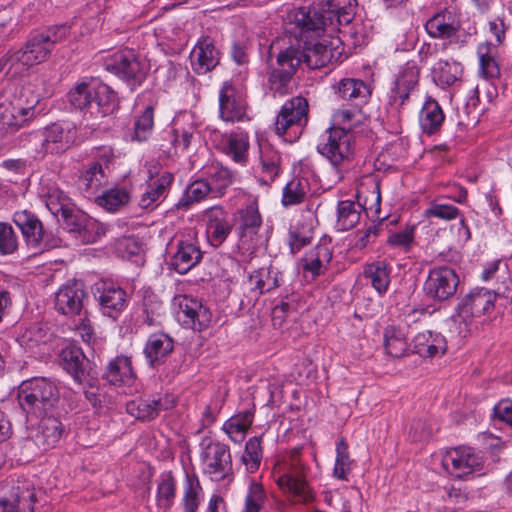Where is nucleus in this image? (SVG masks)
Returning a JSON list of instances; mask_svg holds the SVG:
<instances>
[{
	"label": "nucleus",
	"instance_id": "obj_42",
	"mask_svg": "<svg viewBox=\"0 0 512 512\" xmlns=\"http://www.w3.org/2000/svg\"><path fill=\"white\" fill-rule=\"evenodd\" d=\"M497 48L491 42L480 43L477 47L479 70L485 78H495L500 75V69L496 60Z\"/></svg>",
	"mask_w": 512,
	"mask_h": 512
},
{
	"label": "nucleus",
	"instance_id": "obj_7",
	"mask_svg": "<svg viewBox=\"0 0 512 512\" xmlns=\"http://www.w3.org/2000/svg\"><path fill=\"white\" fill-rule=\"evenodd\" d=\"M351 139L352 136L344 128H332L325 142L318 145V152L332 165L330 181L333 183L343 178L341 167L352 155Z\"/></svg>",
	"mask_w": 512,
	"mask_h": 512
},
{
	"label": "nucleus",
	"instance_id": "obj_23",
	"mask_svg": "<svg viewBox=\"0 0 512 512\" xmlns=\"http://www.w3.org/2000/svg\"><path fill=\"white\" fill-rule=\"evenodd\" d=\"M461 28L455 13L447 9L436 13L425 23V30L431 38L451 40L458 37Z\"/></svg>",
	"mask_w": 512,
	"mask_h": 512
},
{
	"label": "nucleus",
	"instance_id": "obj_14",
	"mask_svg": "<svg viewBox=\"0 0 512 512\" xmlns=\"http://www.w3.org/2000/svg\"><path fill=\"white\" fill-rule=\"evenodd\" d=\"M496 294L486 288H474L458 304L457 312L464 322L480 317L494 308Z\"/></svg>",
	"mask_w": 512,
	"mask_h": 512
},
{
	"label": "nucleus",
	"instance_id": "obj_8",
	"mask_svg": "<svg viewBox=\"0 0 512 512\" xmlns=\"http://www.w3.org/2000/svg\"><path fill=\"white\" fill-rule=\"evenodd\" d=\"M26 140L38 155L59 154L67 150L73 142L71 131L60 123H52L43 129L26 135Z\"/></svg>",
	"mask_w": 512,
	"mask_h": 512
},
{
	"label": "nucleus",
	"instance_id": "obj_55",
	"mask_svg": "<svg viewBox=\"0 0 512 512\" xmlns=\"http://www.w3.org/2000/svg\"><path fill=\"white\" fill-rule=\"evenodd\" d=\"M106 233V227L98 220L88 216L83 222L81 228L75 235L85 244L95 243Z\"/></svg>",
	"mask_w": 512,
	"mask_h": 512
},
{
	"label": "nucleus",
	"instance_id": "obj_59",
	"mask_svg": "<svg viewBox=\"0 0 512 512\" xmlns=\"http://www.w3.org/2000/svg\"><path fill=\"white\" fill-rule=\"evenodd\" d=\"M18 248V237L12 226L5 222H0V254H13Z\"/></svg>",
	"mask_w": 512,
	"mask_h": 512
},
{
	"label": "nucleus",
	"instance_id": "obj_10",
	"mask_svg": "<svg viewBox=\"0 0 512 512\" xmlns=\"http://www.w3.org/2000/svg\"><path fill=\"white\" fill-rule=\"evenodd\" d=\"M173 304L177 308L178 320L186 328L202 332L210 326L212 313L199 299L187 295H177L173 299Z\"/></svg>",
	"mask_w": 512,
	"mask_h": 512
},
{
	"label": "nucleus",
	"instance_id": "obj_36",
	"mask_svg": "<svg viewBox=\"0 0 512 512\" xmlns=\"http://www.w3.org/2000/svg\"><path fill=\"white\" fill-rule=\"evenodd\" d=\"M174 348L173 340L166 334L151 335L145 345L144 354L151 367L160 365Z\"/></svg>",
	"mask_w": 512,
	"mask_h": 512
},
{
	"label": "nucleus",
	"instance_id": "obj_57",
	"mask_svg": "<svg viewBox=\"0 0 512 512\" xmlns=\"http://www.w3.org/2000/svg\"><path fill=\"white\" fill-rule=\"evenodd\" d=\"M175 498V480L170 474L161 476V481L157 489V504L168 509Z\"/></svg>",
	"mask_w": 512,
	"mask_h": 512
},
{
	"label": "nucleus",
	"instance_id": "obj_2",
	"mask_svg": "<svg viewBox=\"0 0 512 512\" xmlns=\"http://www.w3.org/2000/svg\"><path fill=\"white\" fill-rule=\"evenodd\" d=\"M67 27L59 26L29 38L25 46L10 56L11 67L22 64L24 69L44 62L57 42L66 38Z\"/></svg>",
	"mask_w": 512,
	"mask_h": 512
},
{
	"label": "nucleus",
	"instance_id": "obj_60",
	"mask_svg": "<svg viewBox=\"0 0 512 512\" xmlns=\"http://www.w3.org/2000/svg\"><path fill=\"white\" fill-rule=\"evenodd\" d=\"M325 6H327V9L325 8L327 28L330 27L331 31L336 30L339 25H347L352 21L353 15L345 9H335L331 2Z\"/></svg>",
	"mask_w": 512,
	"mask_h": 512
},
{
	"label": "nucleus",
	"instance_id": "obj_34",
	"mask_svg": "<svg viewBox=\"0 0 512 512\" xmlns=\"http://www.w3.org/2000/svg\"><path fill=\"white\" fill-rule=\"evenodd\" d=\"M103 377L112 385L130 387L135 381L130 358L117 356L112 359L108 363Z\"/></svg>",
	"mask_w": 512,
	"mask_h": 512
},
{
	"label": "nucleus",
	"instance_id": "obj_44",
	"mask_svg": "<svg viewBox=\"0 0 512 512\" xmlns=\"http://www.w3.org/2000/svg\"><path fill=\"white\" fill-rule=\"evenodd\" d=\"M332 258L330 249L325 245H318L309 251L303 261V270L310 272L312 277L320 275Z\"/></svg>",
	"mask_w": 512,
	"mask_h": 512
},
{
	"label": "nucleus",
	"instance_id": "obj_53",
	"mask_svg": "<svg viewBox=\"0 0 512 512\" xmlns=\"http://www.w3.org/2000/svg\"><path fill=\"white\" fill-rule=\"evenodd\" d=\"M153 128L154 109L152 106H147L140 115L135 117L132 138L137 141H145L151 136Z\"/></svg>",
	"mask_w": 512,
	"mask_h": 512
},
{
	"label": "nucleus",
	"instance_id": "obj_21",
	"mask_svg": "<svg viewBox=\"0 0 512 512\" xmlns=\"http://www.w3.org/2000/svg\"><path fill=\"white\" fill-rule=\"evenodd\" d=\"M206 233L210 243L218 247L230 235L233 224L229 214L221 207L214 206L204 213Z\"/></svg>",
	"mask_w": 512,
	"mask_h": 512
},
{
	"label": "nucleus",
	"instance_id": "obj_11",
	"mask_svg": "<svg viewBox=\"0 0 512 512\" xmlns=\"http://www.w3.org/2000/svg\"><path fill=\"white\" fill-rule=\"evenodd\" d=\"M308 111V102L301 96L286 101L276 117V133L282 136L289 129H293L294 134L300 133L302 127L308 122Z\"/></svg>",
	"mask_w": 512,
	"mask_h": 512
},
{
	"label": "nucleus",
	"instance_id": "obj_3",
	"mask_svg": "<svg viewBox=\"0 0 512 512\" xmlns=\"http://www.w3.org/2000/svg\"><path fill=\"white\" fill-rule=\"evenodd\" d=\"M304 471L305 466L300 460L298 451L292 452L288 460L277 463L273 469L277 485L298 503H306L313 498L304 480Z\"/></svg>",
	"mask_w": 512,
	"mask_h": 512
},
{
	"label": "nucleus",
	"instance_id": "obj_17",
	"mask_svg": "<svg viewBox=\"0 0 512 512\" xmlns=\"http://www.w3.org/2000/svg\"><path fill=\"white\" fill-rule=\"evenodd\" d=\"M85 297L83 284L76 280H69L55 294V309L65 316L79 315L83 309Z\"/></svg>",
	"mask_w": 512,
	"mask_h": 512
},
{
	"label": "nucleus",
	"instance_id": "obj_35",
	"mask_svg": "<svg viewBox=\"0 0 512 512\" xmlns=\"http://www.w3.org/2000/svg\"><path fill=\"white\" fill-rule=\"evenodd\" d=\"M196 125L190 114H182L173 122L171 143L175 153L185 152L194 138Z\"/></svg>",
	"mask_w": 512,
	"mask_h": 512
},
{
	"label": "nucleus",
	"instance_id": "obj_37",
	"mask_svg": "<svg viewBox=\"0 0 512 512\" xmlns=\"http://www.w3.org/2000/svg\"><path fill=\"white\" fill-rule=\"evenodd\" d=\"M173 181V175L164 172L156 180L148 184L146 190L139 199V206L143 209H154L158 205V201L165 197L170 185Z\"/></svg>",
	"mask_w": 512,
	"mask_h": 512
},
{
	"label": "nucleus",
	"instance_id": "obj_38",
	"mask_svg": "<svg viewBox=\"0 0 512 512\" xmlns=\"http://www.w3.org/2000/svg\"><path fill=\"white\" fill-rule=\"evenodd\" d=\"M281 281V272L272 265L253 271L248 279L250 286L258 294L277 288Z\"/></svg>",
	"mask_w": 512,
	"mask_h": 512
},
{
	"label": "nucleus",
	"instance_id": "obj_63",
	"mask_svg": "<svg viewBox=\"0 0 512 512\" xmlns=\"http://www.w3.org/2000/svg\"><path fill=\"white\" fill-rule=\"evenodd\" d=\"M209 193H212V189L207 180L194 181L186 191L187 198L190 201H199Z\"/></svg>",
	"mask_w": 512,
	"mask_h": 512
},
{
	"label": "nucleus",
	"instance_id": "obj_46",
	"mask_svg": "<svg viewBox=\"0 0 512 512\" xmlns=\"http://www.w3.org/2000/svg\"><path fill=\"white\" fill-rule=\"evenodd\" d=\"M384 347L392 357H401L408 350L406 332L403 328L389 325L384 330Z\"/></svg>",
	"mask_w": 512,
	"mask_h": 512
},
{
	"label": "nucleus",
	"instance_id": "obj_47",
	"mask_svg": "<svg viewBox=\"0 0 512 512\" xmlns=\"http://www.w3.org/2000/svg\"><path fill=\"white\" fill-rule=\"evenodd\" d=\"M36 502V496L29 490L16 491L10 497L0 498V512H19L20 510L33 511Z\"/></svg>",
	"mask_w": 512,
	"mask_h": 512
},
{
	"label": "nucleus",
	"instance_id": "obj_64",
	"mask_svg": "<svg viewBox=\"0 0 512 512\" xmlns=\"http://www.w3.org/2000/svg\"><path fill=\"white\" fill-rule=\"evenodd\" d=\"M117 250L123 258H130L140 253L141 245L135 238L125 237L118 241Z\"/></svg>",
	"mask_w": 512,
	"mask_h": 512
},
{
	"label": "nucleus",
	"instance_id": "obj_5",
	"mask_svg": "<svg viewBox=\"0 0 512 512\" xmlns=\"http://www.w3.org/2000/svg\"><path fill=\"white\" fill-rule=\"evenodd\" d=\"M202 471L212 481H222L233 473L230 448L219 441L205 437L200 442Z\"/></svg>",
	"mask_w": 512,
	"mask_h": 512
},
{
	"label": "nucleus",
	"instance_id": "obj_15",
	"mask_svg": "<svg viewBox=\"0 0 512 512\" xmlns=\"http://www.w3.org/2000/svg\"><path fill=\"white\" fill-rule=\"evenodd\" d=\"M94 296L103 314L116 318L125 308L127 294L119 285L100 280L94 285Z\"/></svg>",
	"mask_w": 512,
	"mask_h": 512
},
{
	"label": "nucleus",
	"instance_id": "obj_50",
	"mask_svg": "<svg viewBox=\"0 0 512 512\" xmlns=\"http://www.w3.org/2000/svg\"><path fill=\"white\" fill-rule=\"evenodd\" d=\"M253 422V413L245 411L225 422L223 429L234 442H241Z\"/></svg>",
	"mask_w": 512,
	"mask_h": 512
},
{
	"label": "nucleus",
	"instance_id": "obj_58",
	"mask_svg": "<svg viewBox=\"0 0 512 512\" xmlns=\"http://www.w3.org/2000/svg\"><path fill=\"white\" fill-rule=\"evenodd\" d=\"M98 204L108 211H116L129 201V195L125 190L111 189L98 197Z\"/></svg>",
	"mask_w": 512,
	"mask_h": 512
},
{
	"label": "nucleus",
	"instance_id": "obj_31",
	"mask_svg": "<svg viewBox=\"0 0 512 512\" xmlns=\"http://www.w3.org/2000/svg\"><path fill=\"white\" fill-rule=\"evenodd\" d=\"M108 169L107 161L105 163L98 161L91 162L83 169L79 176V188L84 191L88 197L94 195L106 184Z\"/></svg>",
	"mask_w": 512,
	"mask_h": 512
},
{
	"label": "nucleus",
	"instance_id": "obj_51",
	"mask_svg": "<svg viewBox=\"0 0 512 512\" xmlns=\"http://www.w3.org/2000/svg\"><path fill=\"white\" fill-rule=\"evenodd\" d=\"M309 191V183L305 178H293L283 189L282 204L285 207L297 205L304 201Z\"/></svg>",
	"mask_w": 512,
	"mask_h": 512
},
{
	"label": "nucleus",
	"instance_id": "obj_43",
	"mask_svg": "<svg viewBox=\"0 0 512 512\" xmlns=\"http://www.w3.org/2000/svg\"><path fill=\"white\" fill-rule=\"evenodd\" d=\"M462 70L456 61L439 60L432 69L433 79L440 87L451 86L461 79Z\"/></svg>",
	"mask_w": 512,
	"mask_h": 512
},
{
	"label": "nucleus",
	"instance_id": "obj_54",
	"mask_svg": "<svg viewBox=\"0 0 512 512\" xmlns=\"http://www.w3.org/2000/svg\"><path fill=\"white\" fill-rule=\"evenodd\" d=\"M262 447L259 437L250 438L245 445V451L242 455L241 461L245 465L249 473L258 470L262 461Z\"/></svg>",
	"mask_w": 512,
	"mask_h": 512
},
{
	"label": "nucleus",
	"instance_id": "obj_24",
	"mask_svg": "<svg viewBox=\"0 0 512 512\" xmlns=\"http://www.w3.org/2000/svg\"><path fill=\"white\" fill-rule=\"evenodd\" d=\"M240 215L238 247L252 253L256 246L255 238L261 227L262 219L255 205L247 206L241 210Z\"/></svg>",
	"mask_w": 512,
	"mask_h": 512
},
{
	"label": "nucleus",
	"instance_id": "obj_16",
	"mask_svg": "<svg viewBox=\"0 0 512 512\" xmlns=\"http://www.w3.org/2000/svg\"><path fill=\"white\" fill-rule=\"evenodd\" d=\"M24 91L13 100L0 103V122L7 131L14 132L34 116V104H24Z\"/></svg>",
	"mask_w": 512,
	"mask_h": 512
},
{
	"label": "nucleus",
	"instance_id": "obj_62",
	"mask_svg": "<svg viewBox=\"0 0 512 512\" xmlns=\"http://www.w3.org/2000/svg\"><path fill=\"white\" fill-rule=\"evenodd\" d=\"M424 215L427 218H438L445 221H450L458 217L459 209L450 204H440L433 202L429 208L425 210Z\"/></svg>",
	"mask_w": 512,
	"mask_h": 512
},
{
	"label": "nucleus",
	"instance_id": "obj_13",
	"mask_svg": "<svg viewBox=\"0 0 512 512\" xmlns=\"http://www.w3.org/2000/svg\"><path fill=\"white\" fill-rule=\"evenodd\" d=\"M444 469L456 478H464L483 468L482 458L470 447L449 450L442 459Z\"/></svg>",
	"mask_w": 512,
	"mask_h": 512
},
{
	"label": "nucleus",
	"instance_id": "obj_41",
	"mask_svg": "<svg viewBox=\"0 0 512 512\" xmlns=\"http://www.w3.org/2000/svg\"><path fill=\"white\" fill-rule=\"evenodd\" d=\"M41 418L35 437L36 443L44 449L54 447L62 436L63 426L59 419L50 414Z\"/></svg>",
	"mask_w": 512,
	"mask_h": 512
},
{
	"label": "nucleus",
	"instance_id": "obj_29",
	"mask_svg": "<svg viewBox=\"0 0 512 512\" xmlns=\"http://www.w3.org/2000/svg\"><path fill=\"white\" fill-rule=\"evenodd\" d=\"M193 70L197 74H206L214 69L218 62V52L208 38L200 40L190 54Z\"/></svg>",
	"mask_w": 512,
	"mask_h": 512
},
{
	"label": "nucleus",
	"instance_id": "obj_52",
	"mask_svg": "<svg viewBox=\"0 0 512 512\" xmlns=\"http://www.w3.org/2000/svg\"><path fill=\"white\" fill-rule=\"evenodd\" d=\"M43 198L45 200L46 207L48 210L58 218L63 212L68 211V207H70L73 203L70 198L58 187H50L48 190L43 193Z\"/></svg>",
	"mask_w": 512,
	"mask_h": 512
},
{
	"label": "nucleus",
	"instance_id": "obj_33",
	"mask_svg": "<svg viewBox=\"0 0 512 512\" xmlns=\"http://www.w3.org/2000/svg\"><path fill=\"white\" fill-rule=\"evenodd\" d=\"M221 149L234 162L245 165L248 160L249 136L246 132L236 131L222 136Z\"/></svg>",
	"mask_w": 512,
	"mask_h": 512
},
{
	"label": "nucleus",
	"instance_id": "obj_61",
	"mask_svg": "<svg viewBox=\"0 0 512 512\" xmlns=\"http://www.w3.org/2000/svg\"><path fill=\"white\" fill-rule=\"evenodd\" d=\"M87 217V214L76 209L73 204L70 207H68L67 212H63L59 216L60 221L62 220L63 224L65 225V228L70 233H74L75 235L77 234V232L79 231Z\"/></svg>",
	"mask_w": 512,
	"mask_h": 512
},
{
	"label": "nucleus",
	"instance_id": "obj_26",
	"mask_svg": "<svg viewBox=\"0 0 512 512\" xmlns=\"http://www.w3.org/2000/svg\"><path fill=\"white\" fill-rule=\"evenodd\" d=\"M219 111L224 121H242L246 116V104L228 82L224 83L219 92Z\"/></svg>",
	"mask_w": 512,
	"mask_h": 512
},
{
	"label": "nucleus",
	"instance_id": "obj_4",
	"mask_svg": "<svg viewBox=\"0 0 512 512\" xmlns=\"http://www.w3.org/2000/svg\"><path fill=\"white\" fill-rule=\"evenodd\" d=\"M68 98L75 108L83 110L95 107L101 116L112 113L115 106L111 89L92 78L78 82L70 90Z\"/></svg>",
	"mask_w": 512,
	"mask_h": 512
},
{
	"label": "nucleus",
	"instance_id": "obj_1",
	"mask_svg": "<svg viewBox=\"0 0 512 512\" xmlns=\"http://www.w3.org/2000/svg\"><path fill=\"white\" fill-rule=\"evenodd\" d=\"M59 398L57 385L45 377L24 380L17 389L18 404L28 418L38 419L52 414Z\"/></svg>",
	"mask_w": 512,
	"mask_h": 512
},
{
	"label": "nucleus",
	"instance_id": "obj_48",
	"mask_svg": "<svg viewBox=\"0 0 512 512\" xmlns=\"http://www.w3.org/2000/svg\"><path fill=\"white\" fill-rule=\"evenodd\" d=\"M444 121V113L435 100H428L420 112V125L424 132L433 134L439 130Z\"/></svg>",
	"mask_w": 512,
	"mask_h": 512
},
{
	"label": "nucleus",
	"instance_id": "obj_28",
	"mask_svg": "<svg viewBox=\"0 0 512 512\" xmlns=\"http://www.w3.org/2000/svg\"><path fill=\"white\" fill-rule=\"evenodd\" d=\"M202 259L199 246L192 239L179 240L171 265L180 274H185Z\"/></svg>",
	"mask_w": 512,
	"mask_h": 512
},
{
	"label": "nucleus",
	"instance_id": "obj_9",
	"mask_svg": "<svg viewBox=\"0 0 512 512\" xmlns=\"http://www.w3.org/2000/svg\"><path fill=\"white\" fill-rule=\"evenodd\" d=\"M277 67L271 68L268 86L274 93L284 96L290 92L292 78L299 67L297 48L288 47L276 59Z\"/></svg>",
	"mask_w": 512,
	"mask_h": 512
},
{
	"label": "nucleus",
	"instance_id": "obj_45",
	"mask_svg": "<svg viewBox=\"0 0 512 512\" xmlns=\"http://www.w3.org/2000/svg\"><path fill=\"white\" fill-rule=\"evenodd\" d=\"M364 276L370 281L371 286L381 295L384 294L390 284V267L384 261L370 263L364 268Z\"/></svg>",
	"mask_w": 512,
	"mask_h": 512
},
{
	"label": "nucleus",
	"instance_id": "obj_18",
	"mask_svg": "<svg viewBox=\"0 0 512 512\" xmlns=\"http://www.w3.org/2000/svg\"><path fill=\"white\" fill-rule=\"evenodd\" d=\"M418 81L419 68L414 61H408L396 77L395 85L391 89L390 103L397 109L401 108L417 87Z\"/></svg>",
	"mask_w": 512,
	"mask_h": 512
},
{
	"label": "nucleus",
	"instance_id": "obj_12",
	"mask_svg": "<svg viewBox=\"0 0 512 512\" xmlns=\"http://www.w3.org/2000/svg\"><path fill=\"white\" fill-rule=\"evenodd\" d=\"M458 285L459 278L455 270L440 266L430 270L423 289L429 298L444 301L454 296Z\"/></svg>",
	"mask_w": 512,
	"mask_h": 512
},
{
	"label": "nucleus",
	"instance_id": "obj_49",
	"mask_svg": "<svg viewBox=\"0 0 512 512\" xmlns=\"http://www.w3.org/2000/svg\"><path fill=\"white\" fill-rule=\"evenodd\" d=\"M362 207L359 203L344 200L338 203L337 227L339 230L347 231L353 228L360 220Z\"/></svg>",
	"mask_w": 512,
	"mask_h": 512
},
{
	"label": "nucleus",
	"instance_id": "obj_32",
	"mask_svg": "<svg viewBox=\"0 0 512 512\" xmlns=\"http://www.w3.org/2000/svg\"><path fill=\"white\" fill-rule=\"evenodd\" d=\"M62 365L73 379L79 384H84L88 381L89 362L81 349L77 347H67L61 352Z\"/></svg>",
	"mask_w": 512,
	"mask_h": 512
},
{
	"label": "nucleus",
	"instance_id": "obj_19",
	"mask_svg": "<svg viewBox=\"0 0 512 512\" xmlns=\"http://www.w3.org/2000/svg\"><path fill=\"white\" fill-rule=\"evenodd\" d=\"M340 40L336 39L329 44L317 42L315 44H306L303 50H299V65L305 63L310 69H319L329 64L333 59H337L341 52L338 51L336 43Z\"/></svg>",
	"mask_w": 512,
	"mask_h": 512
},
{
	"label": "nucleus",
	"instance_id": "obj_39",
	"mask_svg": "<svg viewBox=\"0 0 512 512\" xmlns=\"http://www.w3.org/2000/svg\"><path fill=\"white\" fill-rule=\"evenodd\" d=\"M204 174L207 176V182L211 186L212 194L215 197L224 195L226 189L233 182V173L220 163H211L204 167Z\"/></svg>",
	"mask_w": 512,
	"mask_h": 512
},
{
	"label": "nucleus",
	"instance_id": "obj_25",
	"mask_svg": "<svg viewBox=\"0 0 512 512\" xmlns=\"http://www.w3.org/2000/svg\"><path fill=\"white\" fill-rule=\"evenodd\" d=\"M173 406V402L167 397L138 398L126 404V411L129 415L138 420L149 421L155 419L162 410Z\"/></svg>",
	"mask_w": 512,
	"mask_h": 512
},
{
	"label": "nucleus",
	"instance_id": "obj_20",
	"mask_svg": "<svg viewBox=\"0 0 512 512\" xmlns=\"http://www.w3.org/2000/svg\"><path fill=\"white\" fill-rule=\"evenodd\" d=\"M288 21L299 29L300 34H319L327 29L325 7H299L289 12Z\"/></svg>",
	"mask_w": 512,
	"mask_h": 512
},
{
	"label": "nucleus",
	"instance_id": "obj_40",
	"mask_svg": "<svg viewBox=\"0 0 512 512\" xmlns=\"http://www.w3.org/2000/svg\"><path fill=\"white\" fill-rule=\"evenodd\" d=\"M336 93L341 99L358 105L368 100L371 90L362 80L345 78L338 83Z\"/></svg>",
	"mask_w": 512,
	"mask_h": 512
},
{
	"label": "nucleus",
	"instance_id": "obj_22",
	"mask_svg": "<svg viewBox=\"0 0 512 512\" xmlns=\"http://www.w3.org/2000/svg\"><path fill=\"white\" fill-rule=\"evenodd\" d=\"M281 154L267 141L259 142V164L257 171L259 173L258 181L264 185H270L280 175Z\"/></svg>",
	"mask_w": 512,
	"mask_h": 512
},
{
	"label": "nucleus",
	"instance_id": "obj_30",
	"mask_svg": "<svg viewBox=\"0 0 512 512\" xmlns=\"http://www.w3.org/2000/svg\"><path fill=\"white\" fill-rule=\"evenodd\" d=\"M412 346L414 353L421 357L432 358L445 353L447 342L440 333L428 330L418 333L412 341Z\"/></svg>",
	"mask_w": 512,
	"mask_h": 512
},
{
	"label": "nucleus",
	"instance_id": "obj_56",
	"mask_svg": "<svg viewBox=\"0 0 512 512\" xmlns=\"http://www.w3.org/2000/svg\"><path fill=\"white\" fill-rule=\"evenodd\" d=\"M351 463L348 444L344 438H341L336 444V459L333 475L340 480H346L348 473L351 471Z\"/></svg>",
	"mask_w": 512,
	"mask_h": 512
},
{
	"label": "nucleus",
	"instance_id": "obj_27",
	"mask_svg": "<svg viewBox=\"0 0 512 512\" xmlns=\"http://www.w3.org/2000/svg\"><path fill=\"white\" fill-rule=\"evenodd\" d=\"M107 69L126 80L140 82L144 77L143 66L131 50L116 53L112 62L107 64Z\"/></svg>",
	"mask_w": 512,
	"mask_h": 512
},
{
	"label": "nucleus",
	"instance_id": "obj_6",
	"mask_svg": "<svg viewBox=\"0 0 512 512\" xmlns=\"http://www.w3.org/2000/svg\"><path fill=\"white\" fill-rule=\"evenodd\" d=\"M13 222L20 229L27 247L33 250V255L62 245L61 238L45 233L42 222L28 210L16 211Z\"/></svg>",
	"mask_w": 512,
	"mask_h": 512
}]
</instances>
